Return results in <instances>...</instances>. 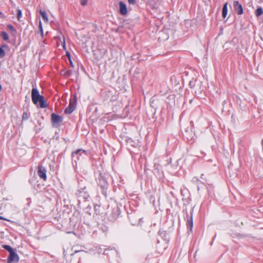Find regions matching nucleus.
Masks as SVG:
<instances>
[{
  "label": "nucleus",
  "mask_w": 263,
  "mask_h": 263,
  "mask_svg": "<svg viewBox=\"0 0 263 263\" xmlns=\"http://www.w3.org/2000/svg\"><path fill=\"white\" fill-rule=\"evenodd\" d=\"M31 98L33 103L37 105L39 103L41 108H44L47 107V105L44 100V97L39 94L36 88H33L31 91Z\"/></svg>",
  "instance_id": "1"
},
{
  "label": "nucleus",
  "mask_w": 263,
  "mask_h": 263,
  "mask_svg": "<svg viewBox=\"0 0 263 263\" xmlns=\"http://www.w3.org/2000/svg\"><path fill=\"white\" fill-rule=\"evenodd\" d=\"M77 105V98L74 95L73 99L70 101L69 105L68 107L65 109V112L67 114H71L75 109Z\"/></svg>",
  "instance_id": "2"
},
{
  "label": "nucleus",
  "mask_w": 263,
  "mask_h": 263,
  "mask_svg": "<svg viewBox=\"0 0 263 263\" xmlns=\"http://www.w3.org/2000/svg\"><path fill=\"white\" fill-rule=\"evenodd\" d=\"M51 122L53 127H58L63 121V118L54 113L51 114Z\"/></svg>",
  "instance_id": "3"
},
{
  "label": "nucleus",
  "mask_w": 263,
  "mask_h": 263,
  "mask_svg": "<svg viewBox=\"0 0 263 263\" xmlns=\"http://www.w3.org/2000/svg\"><path fill=\"white\" fill-rule=\"evenodd\" d=\"M19 260V256L14 251L9 253L7 258V263H15Z\"/></svg>",
  "instance_id": "4"
},
{
  "label": "nucleus",
  "mask_w": 263,
  "mask_h": 263,
  "mask_svg": "<svg viewBox=\"0 0 263 263\" xmlns=\"http://www.w3.org/2000/svg\"><path fill=\"white\" fill-rule=\"evenodd\" d=\"M233 7L235 11L238 15H241L243 12V8L241 5L239 3L238 1H235L233 2Z\"/></svg>",
  "instance_id": "5"
},
{
  "label": "nucleus",
  "mask_w": 263,
  "mask_h": 263,
  "mask_svg": "<svg viewBox=\"0 0 263 263\" xmlns=\"http://www.w3.org/2000/svg\"><path fill=\"white\" fill-rule=\"evenodd\" d=\"M46 173V170L45 168L42 165H39L37 174L39 176V177L44 180H46L47 179Z\"/></svg>",
  "instance_id": "6"
},
{
  "label": "nucleus",
  "mask_w": 263,
  "mask_h": 263,
  "mask_svg": "<svg viewBox=\"0 0 263 263\" xmlns=\"http://www.w3.org/2000/svg\"><path fill=\"white\" fill-rule=\"evenodd\" d=\"M78 155H79L80 156H82V157H84L86 155V152L81 149H79L76 151V152H73L72 154V156L73 158L78 160L79 159V157Z\"/></svg>",
  "instance_id": "7"
},
{
  "label": "nucleus",
  "mask_w": 263,
  "mask_h": 263,
  "mask_svg": "<svg viewBox=\"0 0 263 263\" xmlns=\"http://www.w3.org/2000/svg\"><path fill=\"white\" fill-rule=\"evenodd\" d=\"M119 5L120 8V13L122 15H126L127 13V10L126 5L123 2H120Z\"/></svg>",
  "instance_id": "8"
},
{
  "label": "nucleus",
  "mask_w": 263,
  "mask_h": 263,
  "mask_svg": "<svg viewBox=\"0 0 263 263\" xmlns=\"http://www.w3.org/2000/svg\"><path fill=\"white\" fill-rule=\"evenodd\" d=\"M187 218V229L190 230V232L192 231L193 227V218L192 215H186Z\"/></svg>",
  "instance_id": "9"
},
{
  "label": "nucleus",
  "mask_w": 263,
  "mask_h": 263,
  "mask_svg": "<svg viewBox=\"0 0 263 263\" xmlns=\"http://www.w3.org/2000/svg\"><path fill=\"white\" fill-rule=\"evenodd\" d=\"M103 182V184L101 185V188L102 189V193L105 196H106L107 195V192H106V190H107V189L108 187V183L106 181H102Z\"/></svg>",
  "instance_id": "10"
},
{
  "label": "nucleus",
  "mask_w": 263,
  "mask_h": 263,
  "mask_svg": "<svg viewBox=\"0 0 263 263\" xmlns=\"http://www.w3.org/2000/svg\"><path fill=\"white\" fill-rule=\"evenodd\" d=\"M228 3H226L222 8V15L223 18H225L227 15L228 12Z\"/></svg>",
  "instance_id": "11"
},
{
  "label": "nucleus",
  "mask_w": 263,
  "mask_h": 263,
  "mask_svg": "<svg viewBox=\"0 0 263 263\" xmlns=\"http://www.w3.org/2000/svg\"><path fill=\"white\" fill-rule=\"evenodd\" d=\"M40 13L44 20V21L46 23L48 22V17L45 11H43L42 10H40Z\"/></svg>",
  "instance_id": "12"
},
{
  "label": "nucleus",
  "mask_w": 263,
  "mask_h": 263,
  "mask_svg": "<svg viewBox=\"0 0 263 263\" xmlns=\"http://www.w3.org/2000/svg\"><path fill=\"white\" fill-rule=\"evenodd\" d=\"M263 13V10L261 7L258 8L255 12L256 16H259Z\"/></svg>",
  "instance_id": "13"
},
{
  "label": "nucleus",
  "mask_w": 263,
  "mask_h": 263,
  "mask_svg": "<svg viewBox=\"0 0 263 263\" xmlns=\"http://www.w3.org/2000/svg\"><path fill=\"white\" fill-rule=\"evenodd\" d=\"M2 247L8 251L9 253L14 251L13 249L10 246L5 245H3Z\"/></svg>",
  "instance_id": "14"
},
{
  "label": "nucleus",
  "mask_w": 263,
  "mask_h": 263,
  "mask_svg": "<svg viewBox=\"0 0 263 263\" xmlns=\"http://www.w3.org/2000/svg\"><path fill=\"white\" fill-rule=\"evenodd\" d=\"M1 34L4 40L7 41L9 39V35L6 32L3 31Z\"/></svg>",
  "instance_id": "15"
},
{
  "label": "nucleus",
  "mask_w": 263,
  "mask_h": 263,
  "mask_svg": "<svg viewBox=\"0 0 263 263\" xmlns=\"http://www.w3.org/2000/svg\"><path fill=\"white\" fill-rule=\"evenodd\" d=\"M7 27L9 30L11 31L12 32H16V30L12 25L9 24L7 25Z\"/></svg>",
  "instance_id": "16"
},
{
  "label": "nucleus",
  "mask_w": 263,
  "mask_h": 263,
  "mask_svg": "<svg viewBox=\"0 0 263 263\" xmlns=\"http://www.w3.org/2000/svg\"><path fill=\"white\" fill-rule=\"evenodd\" d=\"M39 29H40V31L41 32V35L42 36H43V27H42L41 22H40V23H39Z\"/></svg>",
  "instance_id": "17"
},
{
  "label": "nucleus",
  "mask_w": 263,
  "mask_h": 263,
  "mask_svg": "<svg viewBox=\"0 0 263 263\" xmlns=\"http://www.w3.org/2000/svg\"><path fill=\"white\" fill-rule=\"evenodd\" d=\"M5 51L2 48L0 47V57L3 58L5 56Z\"/></svg>",
  "instance_id": "18"
},
{
  "label": "nucleus",
  "mask_w": 263,
  "mask_h": 263,
  "mask_svg": "<svg viewBox=\"0 0 263 263\" xmlns=\"http://www.w3.org/2000/svg\"><path fill=\"white\" fill-rule=\"evenodd\" d=\"M21 16H22V11L21 10H18L17 13V18L18 20H20V18L21 17Z\"/></svg>",
  "instance_id": "19"
},
{
  "label": "nucleus",
  "mask_w": 263,
  "mask_h": 263,
  "mask_svg": "<svg viewBox=\"0 0 263 263\" xmlns=\"http://www.w3.org/2000/svg\"><path fill=\"white\" fill-rule=\"evenodd\" d=\"M23 120H27L28 119V116L27 112H24L22 116Z\"/></svg>",
  "instance_id": "20"
},
{
  "label": "nucleus",
  "mask_w": 263,
  "mask_h": 263,
  "mask_svg": "<svg viewBox=\"0 0 263 263\" xmlns=\"http://www.w3.org/2000/svg\"><path fill=\"white\" fill-rule=\"evenodd\" d=\"M87 2L88 0H81L80 3L82 6H84L87 4Z\"/></svg>",
  "instance_id": "21"
},
{
  "label": "nucleus",
  "mask_w": 263,
  "mask_h": 263,
  "mask_svg": "<svg viewBox=\"0 0 263 263\" xmlns=\"http://www.w3.org/2000/svg\"><path fill=\"white\" fill-rule=\"evenodd\" d=\"M71 74V71L70 70H68L64 73V75L65 76H67V77H68V76H70Z\"/></svg>",
  "instance_id": "22"
},
{
  "label": "nucleus",
  "mask_w": 263,
  "mask_h": 263,
  "mask_svg": "<svg viewBox=\"0 0 263 263\" xmlns=\"http://www.w3.org/2000/svg\"><path fill=\"white\" fill-rule=\"evenodd\" d=\"M150 103H151V106H152L153 107H155V105H154V100L152 99V100H151L150 101Z\"/></svg>",
  "instance_id": "23"
},
{
  "label": "nucleus",
  "mask_w": 263,
  "mask_h": 263,
  "mask_svg": "<svg viewBox=\"0 0 263 263\" xmlns=\"http://www.w3.org/2000/svg\"><path fill=\"white\" fill-rule=\"evenodd\" d=\"M128 2L130 4H134L135 3H136V0H128Z\"/></svg>",
  "instance_id": "24"
},
{
  "label": "nucleus",
  "mask_w": 263,
  "mask_h": 263,
  "mask_svg": "<svg viewBox=\"0 0 263 263\" xmlns=\"http://www.w3.org/2000/svg\"><path fill=\"white\" fill-rule=\"evenodd\" d=\"M62 46H63V48L64 50L66 49V46H65V40L64 39L63 40V41L62 42Z\"/></svg>",
  "instance_id": "25"
},
{
  "label": "nucleus",
  "mask_w": 263,
  "mask_h": 263,
  "mask_svg": "<svg viewBox=\"0 0 263 263\" xmlns=\"http://www.w3.org/2000/svg\"><path fill=\"white\" fill-rule=\"evenodd\" d=\"M66 55L68 58L69 60H70V54L69 52H66Z\"/></svg>",
  "instance_id": "26"
},
{
  "label": "nucleus",
  "mask_w": 263,
  "mask_h": 263,
  "mask_svg": "<svg viewBox=\"0 0 263 263\" xmlns=\"http://www.w3.org/2000/svg\"><path fill=\"white\" fill-rule=\"evenodd\" d=\"M109 251H110V250H105L104 253L105 254H108L107 252Z\"/></svg>",
  "instance_id": "27"
},
{
  "label": "nucleus",
  "mask_w": 263,
  "mask_h": 263,
  "mask_svg": "<svg viewBox=\"0 0 263 263\" xmlns=\"http://www.w3.org/2000/svg\"><path fill=\"white\" fill-rule=\"evenodd\" d=\"M69 61H70V65L72 66V67H73V63L71 61V60H69Z\"/></svg>",
  "instance_id": "28"
},
{
  "label": "nucleus",
  "mask_w": 263,
  "mask_h": 263,
  "mask_svg": "<svg viewBox=\"0 0 263 263\" xmlns=\"http://www.w3.org/2000/svg\"><path fill=\"white\" fill-rule=\"evenodd\" d=\"M0 219H4V220H6V219L3 218V217H1L0 216Z\"/></svg>",
  "instance_id": "29"
},
{
  "label": "nucleus",
  "mask_w": 263,
  "mask_h": 263,
  "mask_svg": "<svg viewBox=\"0 0 263 263\" xmlns=\"http://www.w3.org/2000/svg\"><path fill=\"white\" fill-rule=\"evenodd\" d=\"M97 61H98V60H97V58H96L95 59L94 62H97Z\"/></svg>",
  "instance_id": "30"
},
{
  "label": "nucleus",
  "mask_w": 263,
  "mask_h": 263,
  "mask_svg": "<svg viewBox=\"0 0 263 263\" xmlns=\"http://www.w3.org/2000/svg\"><path fill=\"white\" fill-rule=\"evenodd\" d=\"M79 252V251H74V253H77V252Z\"/></svg>",
  "instance_id": "31"
},
{
  "label": "nucleus",
  "mask_w": 263,
  "mask_h": 263,
  "mask_svg": "<svg viewBox=\"0 0 263 263\" xmlns=\"http://www.w3.org/2000/svg\"><path fill=\"white\" fill-rule=\"evenodd\" d=\"M2 14V12L0 11V15Z\"/></svg>",
  "instance_id": "32"
},
{
  "label": "nucleus",
  "mask_w": 263,
  "mask_h": 263,
  "mask_svg": "<svg viewBox=\"0 0 263 263\" xmlns=\"http://www.w3.org/2000/svg\"><path fill=\"white\" fill-rule=\"evenodd\" d=\"M262 144H263V140H262Z\"/></svg>",
  "instance_id": "33"
}]
</instances>
